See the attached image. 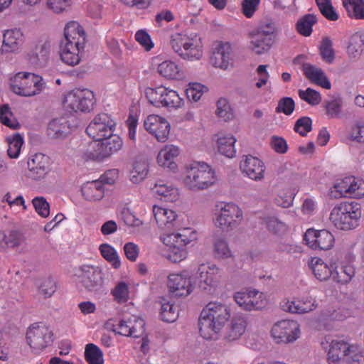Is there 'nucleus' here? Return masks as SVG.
I'll list each match as a JSON object with an SVG mask.
<instances>
[{"mask_svg": "<svg viewBox=\"0 0 364 364\" xmlns=\"http://www.w3.org/2000/svg\"><path fill=\"white\" fill-rule=\"evenodd\" d=\"M347 208H345L344 201L336 204L332 209L329 219L333 223L336 228H342L343 225H348V222L345 215V211Z\"/></svg>", "mask_w": 364, "mask_h": 364, "instance_id": "49530a36", "label": "nucleus"}, {"mask_svg": "<svg viewBox=\"0 0 364 364\" xmlns=\"http://www.w3.org/2000/svg\"><path fill=\"white\" fill-rule=\"evenodd\" d=\"M186 256L187 252L185 249V246H173L171 248H169L168 258L173 263H177L183 260Z\"/></svg>", "mask_w": 364, "mask_h": 364, "instance_id": "774afa93", "label": "nucleus"}, {"mask_svg": "<svg viewBox=\"0 0 364 364\" xmlns=\"http://www.w3.org/2000/svg\"><path fill=\"white\" fill-rule=\"evenodd\" d=\"M50 43L48 41H41L28 55V60L36 67L44 66L49 58Z\"/></svg>", "mask_w": 364, "mask_h": 364, "instance_id": "cd10ccee", "label": "nucleus"}, {"mask_svg": "<svg viewBox=\"0 0 364 364\" xmlns=\"http://www.w3.org/2000/svg\"><path fill=\"white\" fill-rule=\"evenodd\" d=\"M354 353L353 346L342 340H333L328 353V360L331 364H339V361L352 357Z\"/></svg>", "mask_w": 364, "mask_h": 364, "instance_id": "412c9836", "label": "nucleus"}, {"mask_svg": "<svg viewBox=\"0 0 364 364\" xmlns=\"http://www.w3.org/2000/svg\"><path fill=\"white\" fill-rule=\"evenodd\" d=\"M13 113L8 105H3L0 107V122L14 129L19 128V123L15 119H12Z\"/></svg>", "mask_w": 364, "mask_h": 364, "instance_id": "6e6d98bb", "label": "nucleus"}, {"mask_svg": "<svg viewBox=\"0 0 364 364\" xmlns=\"http://www.w3.org/2000/svg\"><path fill=\"white\" fill-rule=\"evenodd\" d=\"M246 321L243 317H233L224 333V338L229 341L238 339L245 331Z\"/></svg>", "mask_w": 364, "mask_h": 364, "instance_id": "473e14b6", "label": "nucleus"}, {"mask_svg": "<svg viewBox=\"0 0 364 364\" xmlns=\"http://www.w3.org/2000/svg\"><path fill=\"white\" fill-rule=\"evenodd\" d=\"M312 129V120L309 117H301L294 124V130L301 136H305Z\"/></svg>", "mask_w": 364, "mask_h": 364, "instance_id": "680f3d73", "label": "nucleus"}, {"mask_svg": "<svg viewBox=\"0 0 364 364\" xmlns=\"http://www.w3.org/2000/svg\"><path fill=\"white\" fill-rule=\"evenodd\" d=\"M306 245L313 250H329L334 244V235L327 229H307L304 235Z\"/></svg>", "mask_w": 364, "mask_h": 364, "instance_id": "2eb2a0df", "label": "nucleus"}, {"mask_svg": "<svg viewBox=\"0 0 364 364\" xmlns=\"http://www.w3.org/2000/svg\"><path fill=\"white\" fill-rule=\"evenodd\" d=\"M319 51L321 58L326 63L331 64L335 59V51L333 48V43L328 37L323 38L319 46Z\"/></svg>", "mask_w": 364, "mask_h": 364, "instance_id": "603ef678", "label": "nucleus"}, {"mask_svg": "<svg viewBox=\"0 0 364 364\" xmlns=\"http://www.w3.org/2000/svg\"><path fill=\"white\" fill-rule=\"evenodd\" d=\"M28 177L32 180H43L50 171V159L48 156L36 153L31 155L27 161Z\"/></svg>", "mask_w": 364, "mask_h": 364, "instance_id": "f3484780", "label": "nucleus"}, {"mask_svg": "<svg viewBox=\"0 0 364 364\" xmlns=\"http://www.w3.org/2000/svg\"><path fill=\"white\" fill-rule=\"evenodd\" d=\"M331 196L334 198L364 197V181L353 176L337 181L331 188Z\"/></svg>", "mask_w": 364, "mask_h": 364, "instance_id": "9b49d317", "label": "nucleus"}, {"mask_svg": "<svg viewBox=\"0 0 364 364\" xmlns=\"http://www.w3.org/2000/svg\"><path fill=\"white\" fill-rule=\"evenodd\" d=\"M217 181L215 171L205 162H193L186 167L184 185L191 191H202L214 185Z\"/></svg>", "mask_w": 364, "mask_h": 364, "instance_id": "39448f33", "label": "nucleus"}, {"mask_svg": "<svg viewBox=\"0 0 364 364\" xmlns=\"http://www.w3.org/2000/svg\"><path fill=\"white\" fill-rule=\"evenodd\" d=\"M236 303L246 311L259 310V305L251 300L250 291L246 292H237L235 294Z\"/></svg>", "mask_w": 364, "mask_h": 364, "instance_id": "8fccbe9b", "label": "nucleus"}, {"mask_svg": "<svg viewBox=\"0 0 364 364\" xmlns=\"http://www.w3.org/2000/svg\"><path fill=\"white\" fill-rule=\"evenodd\" d=\"M167 287L172 297H186L194 289L193 279L183 272L181 274H171Z\"/></svg>", "mask_w": 364, "mask_h": 364, "instance_id": "dca6fc26", "label": "nucleus"}, {"mask_svg": "<svg viewBox=\"0 0 364 364\" xmlns=\"http://www.w3.org/2000/svg\"><path fill=\"white\" fill-rule=\"evenodd\" d=\"M160 316L164 321L171 323L178 317L176 308L170 301L164 302L161 305Z\"/></svg>", "mask_w": 364, "mask_h": 364, "instance_id": "4d7b16f0", "label": "nucleus"}, {"mask_svg": "<svg viewBox=\"0 0 364 364\" xmlns=\"http://www.w3.org/2000/svg\"><path fill=\"white\" fill-rule=\"evenodd\" d=\"M208 91V87L199 82H190L186 89V95L189 100L198 102L203 93Z\"/></svg>", "mask_w": 364, "mask_h": 364, "instance_id": "5fc2aeb1", "label": "nucleus"}, {"mask_svg": "<svg viewBox=\"0 0 364 364\" xmlns=\"http://www.w3.org/2000/svg\"><path fill=\"white\" fill-rule=\"evenodd\" d=\"M148 164L145 160L137 159L133 164L130 171V180L134 183H139L143 181L148 173Z\"/></svg>", "mask_w": 364, "mask_h": 364, "instance_id": "a18cd8bd", "label": "nucleus"}, {"mask_svg": "<svg viewBox=\"0 0 364 364\" xmlns=\"http://www.w3.org/2000/svg\"><path fill=\"white\" fill-rule=\"evenodd\" d=\"M153 190L166 202H176L179 198L178 189L163 181L156 183Z\"/></svg>", "mask_w": 364, "mask_h": 364, "instance_id": "e433bc0d", "label": "nucleus"}, {"mask_svg": "<svg viewBox=\"0 0 364 364\" xmlns=\"http://www.w3.org/2000/svg\"><path fill=\"white\" fill-rule=\"evenodd\" d=\"M295 109V102L291 97H284L281 98L275 109L277 113H283L286 115H291Z\"/></svg>", "mask_w": 364, "mask_h": 364, "instance_id": "052dcab7", "label": "nucleus"}, {"mask_svg": "<svg viewBox=\"0 0 364 364\" xmlns=\"http://www.w3.org/2000/svg\"><path fill=\"white\" fill-rule=\"evenodd\" d=\"M309 267L312 269L316 278L320 281L327 280L333 275V266L328 267L319 257H312L309 262Z\"/></svg>", "mask_w": 364, "mask_h": 364, "instance_id": "f704fd0d", "label": "nucleus"}, {"mask_svg": "<svg viewBox=\"0 0 364 364\" xmlns=\"http://www.w3.org/2000/svg\"><path fill=\"white\" fill-rule=\"evenodd\" d=\"M144 127L159 142H165L168 139L170 124L164 117L150 114L144 119Z\"/></svg>", "mask_w": 364, "mask_h": 364, "instance_id": "a211bd4d", "label": "nucleus"}, {"mask_svg": "<svg viewBox=\"0 0 364 364\" xmlns=\"http://www.w3.org/2000/svg\"><path fill=\"white\" fill-rule=\"evenodd\" d=\"M299 325L293 320H282L272 328L271 334L277 343H289L299 337Z\"/></svg>", "mask_w": 364, "mask_h": 364, "instance_id": "4468645a", "label": "nucleus"}, {"mask_svg": "<svg viewBox=\"0 0 364 364\" xmlns=\"http://www.w3.org/2000/svg\"><path fill=\"white\" fill-rule=\"evenodd\" d=\"M85 357L89 364H103L104 362L102 351L94 343L86 345Z\"/></svg>", "mask_w": 364, "mask_h": 364, "instance_id": "09e8293b", "label": "nucleus"}, {"mask_svg": "<svg viewBox=\"0 0 364 364\" xmlns=\"http://www.w3.org/2000/svg\"><path fill=\"white\" fill-rule=\"evenodd\" d=\"M136 325L133 324V321L129 319L127 321L121 320L117 324V333L124 336H130L133 338L139 337L144 331V327L145 323L143 319L134 318Z\"/></svg>", "mask_w": 364, "mask_h": 364, "instance_id": "bb28decb", "label": "nucleus"}, {"mask_svg": "<svg viewBox=\"0 0 364 364\" xmlns=\"http://www.w3.org/2000/svg\"><path fill=\"white\" fill-rule=\"evenodd\" d=\"M81 193L86 200H100L105 196V186L101 181H87L82 184Z\"/></svg>", "mask_w": 364, "mask_h": 364, "instance_id": "2f4dec72", "label": "nucleus"}, {"mask_svg": "<svg viewBox=\"0 0 364 364\" xmlns=\"http://www.w3.org/2000/svg\"><path fill=\"white\" fill-rule=\"evenodd\" d=\"M355 275V269L352 265L346 264L333 269V279L337 283L346 284L349 283Z\"/></svg>", "mask_w": 364, "mask_h": 364, "instance_id": "a19ab883", "label": "nucleus"}, {"mask_svg": "<svg viewBox=\"0 0 364 364\" xmlns=\"http://www.w3.org/2000/svg\"><path fill=\"white\" fill-rule=\"evenodd\" d=\"M364 49V35L356 32L350 39L347 48V52L350 58H356L361 54Z\"/></svg>", "mask_w": 364, "mask_h": 364, "instance_id": "c03bdc74", "label": "nucleus"}, {"mask_svg": "<svg viewBox=\"0 0 364 364\" xmlns=\"http://www.w3.org/2000/svg\"><path fill=\"white\" fill-rule=\"evenodd\" d=\"M240 169L246 176L254 181H261L264 178L265 166L262 161L252 155L245 156L240 162Z\"/></svg>", "mask_w": 364, "mask_h": 364, "instance_id": "aec40b11", "label": "nucleus"}, {"mask_svg": "<svg viewBox=\"0 0 364 364\" xmlns=\"http://www.w3.org/2000/svg\"><path fill=\"white\" fill-rule=\"evenodd\" d=\"M32 203L39 215L43 218H46L49 215L50 205L44 197H35L32 200Z\"/></svg>", "mask_w": 364, "mask_h": 364, "instance_id": "338daca9", "label": "nucleus"}, {"mask_svg": "<svg viewBox=\"0 0 364 364\" xmlns=\"http://www.w3.org/2000/svg\"><path fill=\"white\" fill-rule=\"evenodd\" d=\"M170 45L174 53L186 60H198L203 54L201 38L195 33H175L171 36Z\"/></svg>", "mask_w": 364, "mask_h": 364, "instance_id": "7ed1b4c3", "label": "nucleus"}, {"mask_svg": "<svg viewBox=\"0 0 364 364\" xmlns=\"http://www.w3.org/2000/svg\"><path fill=\"white\" fill-rule=\"evenodd\" d=\"M53 333L48 326L38 323L32 324L26 332L27 343L36 353L50 346L53 341Z\"/></svg>", "mask_w": 364, "mask_h": 364, "instance_id": "ddd939ff", "label": "nucleus"}, {"mask_svg": "<svg viewBox=\"0 0 364 364\" xmlns=\"http://www.w3.org/2000/svg\"><path fill=\"white\" fill-rule=\"evenodd\" d=\"M75 275L77 287L82 292L97 294L103 287L104 279L98 267L83 264L76 269Z\"/></svg>", "mask_w": 364, "mask_h": 364, "instance_id": "0eeeda50", "label": "nucleus"}, {"mask_svg": "<svg viewBox=\"0 0 364 364\" xmlns=\"http://www.w3.org/2000/svg\"><path fill=\"white\" fill-rule=\"evenodd\" d=\"M322 107L328 118H339L342 115L343 100L340 97H330L324 100Z\"/></svg>", "mask_w": 364, "mask_h": 364, "instance_id": "4c0bfd02", "label": "nucleus"}, {"mask_svg": "<svg viewBox=\"0 0 364 364\" xmlns=\"http://www.w3.org/2000/svg\"><path fill=\"white\" fill-rule=\"evenodd\" d=\"M232 46L228 42H220L214 48L211 61L215 68L226 70L231 60Z\"/></svg>", "mask_w": 364, "mask_h": 364, "instance_id": "a878e982", "label": "nucleus"}, {"mask_svg": "<svg viewBox=\"0 0 364 364\" xmlns=\"http://www.w3.org/2000/svg\"><path fill=\"white\" fill-rule=\"evenodd\" d=\"M153 213L159 228L171 224L177 218L173 210L159 205L153 206Z\"/></svg>", "mask_w": 364, "mask_h": 364, "instance_id": "58836bf2", "label": "nucleus"}, {"mask_svg": "<svg viewBox=\"0 0 364 364\" xmlns=\"http://www.w3.org/2000/svg\"><path fill=\"white\" fill-rule=\"evenodd\" d=\"M184 240H187L186 234L182 232H172L162 238L163 242L171 248L173 246H185Z\"/></svg>", "mask_w": 364, "mask_h": 364, "instance_id": "e2e57ef3", "label": "nucleus"}, {"mask_svg": "<svg viewBox=\"0 0 364 364\" xmlns=\"http://www.w3.org/2000/svg\"><path fill=\"white\" fill-rule=\"evenodd\" d=\"M302 71L310 82L324 89H331V83L321 68L309 63H304L302 65Z\"/></svg>", "mask_w": 364, "mask_h": 364, "instance_id": "393cba45", "label": "nucleus"}, {"mask_svg": "<svg viewBox=\"0 0 364 364\" xmlns=\"http://www.w3.org/2000/svg\"><path fill=\"white\" fill-rule=\"evenodd\" d=\"M96 99L94 92L88 89H75L68 92L63 99L65 110L70 114L88 113L94 109Z\"/></svg>", "mask_w": 364, "mask_h": 364, "instance_id": "6e6552de", "label": "nucleus"}, {"mask_svg": "<svg viewBox=\"0 0 364 364\" xmlns=\"http://www.w3.org/2000/svg\"><path fill=\"white\" fill-rule=\"evenodd\" d=\"M122 146L123 141L122 138L117 134H112L110 136L106 137L98 143L97 150L98 157L102 159L109 157L117 153L122 149Z\"/></svg>", "mask_w": 364, "mask_h": 364, "instance_id": "b1692460", "label": "nucleus"}, {"mask_svg": "<svg viewBox=\"0 0 364 364\" xmlns=\"http://www.w3.org/2000/svg\"><path fill=\"white\" fill-rule=\"evenodd\" d=\"M215 223L218 228H235L243 220L242 209L235 203L218 202L214 210Z\"/></svg>", "mask_w": 364, "mask_h": 364, "instance_id": "9d476101", "label": "nucleus"}, {"mask_svg": "<svg viewBox=\"0 0 364 364\" xmlns=\"http://www.w3.org/2000/svg\"><path fill=\"white\" fill-rule=\"evenodd\" d=\"M344 205L347 211H345L346 215L348 225H353L354 222H357L361 217V206L360 204L355 201H344Z\"/></svg>", "mask_w": 364, "mask_h": 364, "instance_id": "3c124183", "label": "nucleus"}, {"mask_svg": "<svg viewBox=\"0 0 364 364\" xmlns=\"http://www.w3.org/2000/svg\"><path fill=\"white\" fill-rule=\"evenodd\" d=\"M278 28L272 21L261 23L249 33V48L257 54L262 55L270 50L276 43Z\"/></svg>", "mask_w": 364, "mask_h": 364, "instance_id": "20e7f679", "label": "nucleus"}, {"mask_svg": "<svg viewBox=\"0 0 364 364\" xmlns=\"http://www.w3.org/2000/svg\"><path fill=\"white\" fill-rule=\"evenodd\" d=\"M179 154L180 149L177 146L166 144L158 153L157 164L161 167L174 171L178 168L176 159Z\"/></svg>", "mask_w": 364, "mask_h": 364, "instance_id": "4be33fe9", "label": "nucleus"}, {"mask_svg": "<svg viewBox=\"0 0 364 364\" xmlns=\"http://www.w3.org/2000/svg\"><path fill=\"white\" fill-rule=\"evenodd\" d=\"M348 15L355 19H364L363 0H342Z\"/></svg>", "mask_w": 364, "mask_h": 364, "instance_id": "79ce46f5", "label": "nucleus"}, {"mask_svg": "<svg viewBox=\"0 0 364 364\" xmlns=\"http://www.w3.org/2000/svg\"><path fill=\"white\" fill-rule=\"evenodd\" d=\"M100 250L102 256L107 261L111 263L114 268L118 269L120 267L121 262L117 251L114 247L108 244L105 243L100 246Z\"/></svg>", "mask_w": 364, "mask_h": 364, "instance_id": "864d4df0", "label": "nucleus"}, {"mask_svg": "<svg viewBox=\"0 0 364 364\" xmlns=\"http://www.w3.org/2000/svg\"><path fill=\"white\" fill-rule=\"evenodd\" d=\"M23 43V34L20 29L7 30L4 33L1 51L9 53L19 49Z\"/></svg>", "mask_w": 364, "mask_h": 364, "instance_id": "c756f323", "label": "nucleus"}, {"mask_svg": "<svg viewBox=\"0 0 364 364\" xmlns=\"http://www.w3.org/2000/svg\"><path fill=\"white\" fill-rule=\"evenodd\" d=\"M85 33L76 21L68 23L64 28V38L60 43V56L63 63L74 66L81 60L85 45Z\"/></svg>", "mask_w": 364, "mask_h": 364, "instance_id": "f257e3e1", "label": "nucleus"}, {"mask_svg": "<svg viewBox=\"0 0 364 364\" xmlns=\"http://www.w3.org/2000/svg\"><path fill=\"white\" fill-rule=\"evenodd\" d=\"M235 142L236 139L232 134L219 136L217 139L218 150L221 154L232 158L236 153Z\"/></svg>", "mask_w": 364, "mask_h": 364, "instance_id": "ea45409f", "label": "nucleus"}, {"mask_svg": "<svg viewBox=\"0 0 364 364\" xmlns=\"http://www.w3.org/2000/svg\"><path fill=\"white\" fill-rule=\"evenodd\" d=\"M216 114L225 121L230 120L232 117L230 105L226 99L220 98L218 100Z\"/></svg>", "mask_w": 364, "mask_h": 364, "instance_id": "0e129e2a", "label": "nucleus"}, {"mask_svg": "<svg viewBox=\"0 0 364 364\" xmlns=\"http://www.w3.org/2000/svg\"><path fill=\"white\" fill-rule=\"evenodd\" d=\"M73 4L72 0H47L46 5L49 9L55 14L67 11Z\"/></svg>", "mask_w": 364, "mask_h": 364, "instance_id": "69168bd1", "label": "nucleus"}, {"mask_svg": "<svg viewBox=\"0 0 364 364\" xmlns=\"http://www.w3.org/2000/svg\"><path fill=\"white\" fill-rule=\"evenodd\" d=\"M8 144L7 154L11 159H17L19 156L22 145L23 144V136L16 133L6 139Z\"/></svg>", "mask_w": 364, "mask_h": 364, "instance_id": "de8ad7c7", "label": "nucleus"}, {"mask_svg": "<svg viewBox=\"0 0 364 364\" xmlns=\"http://www.w3.org/2000/svg\"><path fill=\"white\" fill-rule=\"evenodd\" d=\"M229 229H222L215 234L214 250L218 257L221 258H229L231 257V251L226 241V237Z\"/></svg>", "mask_w": 364, "mask_h": 364, "instance_id": "c9c22d12", "label": "nucleus"}, {"mask_svg": "<svg viewBox=\"0 0 364 364\" xmlns=\"http://www.w3.org/2000/svg\"><path fill=\"white\" fill-rule=\"evenodd\" d=\"M157 72L160 76L166 80H181L184 77L183 69L176 62L166 60L157 66Z\"/></svg>", "mask_w": 364, "mask_h": 364, "instance_id": "7c9ffc66", "label": "nucleus"}, {"mask_svg": "<svg viewBox=\"0 0 364 364\" xmlns=\"http://www.w3.org/2000/svg\"><path fill=\"white\" fill-rule=\"evenodd\" d=\"M11 90L16 95L31 97L40 94L45 87L41 76L29 72H18L10 78Z\"/></svg>", "mask_w": 364, "mask_h": 364, "instance_id": "423d86ee", "label": "nucleus"}, {"mask_svg": "<svg viewBox=\"0 0 364 364\" xmlns=\"http://www.w3.org/2000/svg\"><path fill=\"white\" fill-rule=\"evenodd\" d=\"M317 22L314 14H308L302 16L296 24L297 32L303 36L308 37L312 33V27Z\"/></svg>", "mask_w": 364, "mask_h": 364, "instance_id": "37998d69", "label": "nucleus"}, {"mask_svg": "<svg viewBox=\"0 0 364 364\" xmlns=\"http://www.w3.org/2000/svg\"><path fill=\"white\" fill-rule=\"evenodd\" d=\"M193 279L194 289L198 288L205 294H211L215 286V275L209 266L204 264L199 265Z\"/></svg>", "mask_w": 364, "mask_h": 364, "instance_id": "6ab92c4d", "label": "nucleus"}, {"mask_svg": "<svg viewBox=\"0 0 364 364\" xmlns=\"http://www.w3.org/2000/svg\"><path fill=\"white\" fill-rule=\"evenodd\" d=\"M74 127V123H72L68 117L55 118L48 125V135L53 139H62L65 137Z\"/></svg>", "mask_w": 364, "mask_h": 364, "instance_id": "5701e85b", "label": "nucleus"}, {"mask_svg": "<svg viewBox=\"0 0 364 364\" xmlns=\"http://www.w3.org/2000/svg\"><path fill=\"white\" fill-rule=\"evenodd\" d=\"M145 95L148 101L156 107L179 108L184 103L183 98L176 90L163 85L147 87Z\"/></svg>", "mask_w": 364, "mask_h": 364, "instance_id": "1a4fd4ad", "label": "nucleus"}, {"mask_svg": "<svg viewBox=\"0 0 364 364\" xmlns=\"http://www.w3.org/2000/svg\"><path fill=\"white\" fill-rule=\"evenodd\" d=\"M23 241L18 229H0V245L2 247H14Z\"/></svg>", "mask_w": 364, "mask_h": 364, "instance_id": "72a5a7b5", "label": "nucleus"}, {"mask_svg": "<svg viewBox=\"0 0 364 364\" xmlns=\"http://www.w3.org/2000/svg\"><path fill=\"white\" fill-rule=\"evenodd\" d=\"M230 309L225 304L210 302L202 310L199 321L200 336L206 339H213L221 328L230 318Z\"/></svg>", "mask_w": 364, "mask_h": 364, "instance_id": "f03ea898", "label": "nucleus"}, {"mask_svg": "<svg viewBox=\"0 0 364 364\" xmlns=\"http://www.w3.org/2000/svg\"><path fill=\"white\" fill-rule=\"evenodd\" d=\"M120 217L124 225L129 228H138L143 225L142 220L136 218L128 208L124 207L122 209Z\"/></svg>", "mask_w": 364, "mask_h": 364, "instance_id": "13d9d810", "label": "nucleus"}, {"mask_svg": "<svg viewBox=\"0 0 364 364\" xmlns=\"http://www.w3.org/2000/svg\"><path fill=\"white\" fill-rule=\"evenodd\" d=\"M317 307L316 300L311 296H303L301 299L292 301H287L283 305L284 311L296 313L305 314L314 310Z\"/></svg>", "mask_w": 364, "mask_h": 364, "instance_id": "c85d7f7f", "label": "nucleus"}, {"mask_svg": "<svg viewBox=\"0 0 364 364\" xmlns=\"http://www.w3.org/2000/svg\"><path fill=\"white\" fill-rule=\"evenodd\" d=\"M299 97L311 105H317L321 101V94L315 90L308 87L306 90H299Z\"/></svg>", "mask_w": 364, "mask_h": 364, "instance_id": "bf43d9fd", "label": "nucleus"}, {"mask_svg": "<svg viewBox=\"0 0 364 364\" xmlns=\"http://www.w3.org/2000/svg\"><path fill=\"white\" fill-rule=\"evenodd\" d=\"M116 122L107 113L96 115L86 128V133L95 141H102L113 134Z\"/></svg>", "mask_w": 364, "mask_h": 364, "instance_id": "f8f14e48", "label": "nucleus"}]
</instances>
